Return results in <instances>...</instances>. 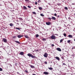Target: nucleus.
Listing matches in <instances>:
<instances>
[{
    "label": "nucleus",
    "mask_w": 75,
    "mask_h": 75,
    "mask_svg": "<svg viewBox=\"0 0 75 75\" xmlns=\"http://www.w3.org/2000/svg\"><path fill=\"white\" fill-rule=\"evenodd\" d=\"M32 75H36L35 74H32Z\"/></svg>",
    "instance_id": "obj_44"
},
{
    "label": "nucleus",
    "mask_w": 75,
    "mask_h": 75,
    "mask_svg": "<svg viewBox=\"0 0 75 75\" xmlns=\"http://www.w3.org/2000/svg\"><path fill=\"white\" fill-rule=\"evenodd\" d=\"M59 17H60V16H59V15L57 16V17H58V18Z\"/></svg>",
    "instance_id": "obj_45"
},
{
    "label": "nucleus",
    "mask_w": 75,
    "mask_h": 75,
    "mask_svg": "<svg viewBox=\"0 0 75 75\" xmlns=\"http://www.w3.org/2000/svg\"><path fill=\"white\" fill-rule=\"evenodd\" d=\"M1 59V57L0 56V59Z\"/></svg>",
    "instance_id": "obj_50"
},
{
    "label": "nucleus",
    "mask_w": 75,
    "mask_h": 75,
    "mask_svg": "<svg viewBox=\"0 0 75 75\" xmlns=\"http://www.w3.org/2000/svg\"><path fill=\"white\" fill-rule=\"evenodd\" d=\"M68 43H69L71 42L70 40H68L67 41Z\"/></svg>",
    "instance_id": "obj_27"
},
{
    "label": "nucleus",
    "mask_w": 75,
    "mask_h": 75,
    "mask_svg": "<svg viewBox=\"0 0 75 75\" xmlns=\"http://www.w3.org/2000/svg\"><path fill=\"white\" fill-rule=\"evenodd\" d=\"M50 70H52L53 69V68L52 67H49L48 68Z\"/></svg>",
    "instance_id": "obj_18"
},
{
    "label": "nucleus",
    "mask_w": 75,
    "mask_h": 75,
    "mask_svg": "<svg viewBox=\"0 0 75 75\" xmlns=\"http://www.w3.org/2000/svg\"><path fill=\"white\" fill-rule=\"evenodd\" d=\"M3 70V69H2V68H0V71H2Z\"/></svg>",
    "instance_id": "obj_30"
},
{
    "label": "nucleus",
    "mask_w": 75,
    "mask_h": 75,
    "mask_svg": "<svg viewBox=\"0 0 75 75\" xmlns=\"http://www.w3.org/2000/svg\"><path fill=\"white\" fill-rule=\"evenodd\" d=\"M51 38L53 40H54L56 39V37L54 35H52L51 36Z\"/></svg>",
    "instance_id": "obj_2"
},
{
    "label": "nucleus",
    "mask_w": 75,
    "mask_h": 75,
    "mask_svg": "<svg viewBox=\"0 0 75 75\" xmlns=\"http://www.w3.org/2000/svg\"><path fill=\"white\" fill-rule=\"evenodd\" d=\"M52 46L54 47V45L53 44H52Z\"/></svg>",
    "instance_id": "obj_40"
},
{
    "label": "nucleus",
    "mask_w": 75,
    "mask_h": 75,
    "mask_svg": "<svg viewBox=\"0 0 75 75\" xmlns=\"http://www.w3.org/2000/svg\"><path fill=\"white\" fill-rule=\"evenodd\" d=\"M46 64H47V62H44Z\"/></svg>",
    "instance_id": "obj_39"
},
{
    "label": "nucleus",
    "mask_w": 75,
    "mask_h": 75,
    "mask_svg": "<svg viewBox=\"0 0 75 75\" xmlns=\"http://www.w3.org/2000/svg\"><path fill=\"white\" fill-rule=\"evenodd\" d=\"M32 13H33V14H34V15H36V13L35 12H32Z\"/></svg>",
    "instance_id": "obj_22"
},
{
    "label": "nucleus",
    "mask_w": 75,
    "mask_h": 75,
    "mask_svg": "<svg viewBox=\"0 0 75 75\" xmlns=\"http://www.w3.org/2000/svg\"><path fill=\"white\" fill-rule=\"evenodd\" d=\"M57 50L59 52H61L62 51L61 49L60 48H57Z\"/></svg>",
    "instance_id": "obj_7"
},
{
    "label": "nucleus",
    "mask_w": 75,
    "mask_h": 75,
    "mask_svg": "<svg viewBox=\"0 0 75 75\" xmlns=\"http://www.w3.org/2000/svg\"><path fill=\"white\" fill-rule=\"evenodd\" d=\"M55 58L58 61L60 60V58L59 57H55Z\"/></svg>",
    "instance_id": "obj_9"
},
{
    "label": "nucleus",
    "mask_w": 75,
    "mask_h": 75,
    "mask_svg": "<svg viewBox=\"0 0 75 75\" xmlns=\"http://www.w3.org/2000/svg\"><path fill=\"white\" fill-rule=\"evenodd\" d=\"M18 19L21 21H23V19L21 18H18Z\"/></svg>",
    "instance_id": "obj_20"
},
{
    "label": "nucleus",
    "mask_w": 75,
    "mask_h": 75,
    "mask_svg": "<svg viewBox=\"0 0 75 75\" xmlns=\"http://www.w3.org/2000/svg\"><path fill=\"white\" fill-rule=\"evenodd\" d=\"M27 55L30 57H31V58L33 59H35L37 58V57L36 56L32 55V54L30 53H28V54H27Z\"/></svg>",
    "instance_id": "obj_1"
},
{
    "label": "nucleus",
    "mask_w": 75,
    "mask_h": 75,
    "mask_svg": "<svg viewBox=\"0 0 75 75\" xmlns=\"http://www.w3.org/2000/svg\"><path fill=\"white\" fill-rule=\"evenodd\" d=\"M52 19H53V20H55L56 19V18L54 17H52Z\"/></svg>",
    "instance_id": "obj_16"
},
{
    "label": "nucleus",
    "mask_w": 75,
    "mask_h": 75,
    "mask_svg": "<svg viewBox=\"0 0 75 75\" xmlns=\"http://www.w3.org/2000/svg\"><path fill=\"white\" fill-rule=\"evenodd\" d=\"M63 35L65 37H66L67 35H66V33H64L63 34Z\"/></svg>",
    "instance_id": "obj_23"
},
{
    "label": "nucleus",
    "mask_w": 75,
    "mask_h": 75,
    "mask_svg": "<svg viewBox=\"0 0 75 75\" xmlns=\"http://www.w3.org/2000/svg\"><path fill=\"white\" fill-rule=\"evenodd\" d=\"M10 26L11 27H13V26H14V25L13 24V23H11L10 24Z\"/></svg>",
    "instance_id": "obj_15"
},
{
    "label": "nucleus",
    "mask_w": 75,
    "mask_h": 75,
    "mask_svg": "<svg viewBox=\"0 0 75 75\" xmlns=\"http://www.w3.org/2000/svg\"><path fill=\"white\" fill-rule=\"evenodd\" d=\"M16 29H17V30H20V28H16Z\"/></svg>",
    "instance_id": "obj_26"
},
{
    "label": "nucleus",
    "mask_w": 75,
    "mask_h": 75,
    "mask_svg": "<svg viewBox=\"0 0 75 75\" xmlns=\"http://www.w3.org/2000/svg\"><path fill=\"white\" fill-rule=\"evenodd\" d=\"M28 1V0H25V1Z\"/></svg>",
    "instance_id": "obj_46"
},
{
    "label": "nucleus",
    "mask_w": 75,
    "mask_h": 75,
    "mask_svg": "<svg viewBox=\"0 0 75 75\" xmlns=\"http://www.w3.org/2000/svg\"><path fill=\"white\" fill-rule=\"evenodd\" d=\"M3 40L4 42L6 43L7 42V40L5 38H3Z\"/></svg>",
    "instance_id": "obj_5"
},
{
    "label": "nucleus",
    "mask_w": 75,
    "mask_h": 75,
    "mask_svg": "<svg viewBox=\"0 0 75 75\" xmlns=\"http://www.w3.org/2000/svg\"><path fill=\"white\" fill-rule=\"evenodd\" d=\"M40 16H42V17L44 16V15L43 14H40Z\"/></svg>",
    "instance_id": "obj_25"
},
{
    "label": "nucleus",
    "mask_w": 75,
    "mask_h": 75,
    "mask_svg": "<svg viewBox=\"0 0 75 75\" xmlns=\"http://www.w3.org/2000/svg\"><path fill=\"white\" fill-rule=\"evenodd\" d=\"M63 41V39H62L60 40V43H61Z\"/></svg>",
    "instance_id": "obj_19"
},
{
    "label": "nucleus",
    "mask_w": 75,
    "mask_h": 75,
    "mask_svg": "<svg viewBox=\"0 0 75 75\" xmlns=\"http://www.w3.org/2000/svg\"><path fill=\"white\" fill-rule=\"evenodd\" d=\"M39 9H40V10H41L42 9V8L41 7H39Z\"/></svg>",
    "instance_id": "obj_28"
},
{
    "label": "nucleus",
    "mask_w": 75,
    "mask_h": 75,
    "mask_svg": "<svg viewBox=\"0 0 75 75\" xmlns=\"http://www.w3.org/2000/svg\"><path fill=\"white\" fill-rule=\"evenodd\" d=\"M43 56H44V57L47 58L48 57V54L47 53H45L44 55H43Z\"/></svg>",
    "instance_id": "obj_3"
},
{
    "label": "nucleus",
    "mask_w": 75,
    "mask_h": 75,
    "mask_svg": "<svg viewBox=\"0 0 75 75\" xmlns=\"http://www.w3.org/2000/svg\"><path fill=\"white\" fill-rule=\"evenodd\" d=\"M25 72L27 73H28V71H27V70H25Z\"/></svg>",
    "instance_id": "obj_35"
},
{
    "label": "nucleus",
    "mask_w": 75,
    "mask_h": 75,
    "mask_svg": "<svg viewBox=\"0 0 75 75\" xmlns=\"http://www.w3.org/2000/svg\"><path fill=\"white\" fill-rule=\"evenodd\" d=\"M39 37V35L38 34H36V38H38V37Z\"/></svg>",
    "instance_id": "obj_21"
},
{
    "label": "nucleus",
    "mask_w": 75,
    "mask_h": 75,
    "mask_svg": "<svg viewBox=\"0 0 75 75\" xmlns=\"http://www.w3.org/2000/svg\"><path fill=\"white\" fill-rule=\"evenodd\" d=\"M20 54L23 55L24 54V52H22L20 53Z\"/></svg>",
    "instance_id": "obj_11"
},
{
    "label": "nucleus",
    "mask_w": 75,
    "mask_h": 75,
    "mask_svg": "<svg viewBox=\"0 0 75 75\" xmlns=\"http://www.w3.org/2000/svg\"><path fill=\"white\" fill-rule=\"evenodd\" d=\"M25 37L27 38H29V37L28 36V35H25L24 36Z\"/></svg>",
    "instance_id": "obj_17"
},
{
    "label": "nucleus",
    "mask_w": 75,
    "mask_h": 75,
    "mask_svg": "<svg viewBox=\"0 0 75 75\" xmlns=\"http://www.w3.org/2000/svg\"><path fill=\"white\" fill-rule=\"evenodd\" d=\"M1 47H2V46H1Z\"/></svg>",
    "instance_id": "obj_53"
},
{
    "label": "nucleus",
    "mask_w": 75,
    "mask_h": 75,
    "mask_svg": "<svg viewBox=\"0 0 75 75\" xmlns=\"http://www.w3.org/2000/svg\"><path fill=\"white\" fill-rule=\"evenodd\" d=\"M43 74L45 75H48L49 74V72H46V71H45L43 72Z\"/></svg>",
    "instance_id": "obj_6"
},
{
    "label": "nucleus",
    "mask_w": 75,
    "mask_h": 75,
    "mask_svg": "<svg viewBox=\"0 0 75 75\" xmlns=\"http://www.w3.org/2000/svg\"><path fill=\"white\" fill-rule=\"evenodd\" d=\"M39 0V1H40V0Z\"/></svg>",
    "instance_id": "obj_51"
},
{
    "label": "nucleus",
    "mask_w": 75,
    "mask_h": 75,
    "mask_svg": "<svg viewBox=\"0 0 75 75\" xmlns=\"http://www.w3.org/2000/svg\"><path fill=\"white\" fill-rule=\"evenodd\" d=\"M35 4L37 5V2H35Z\"/></svg>",
    "instance_id": "obj_41"
},
{
    "label": "nucleus",
    "mask_w": 75,
    "mask_h": 75,
    "mask_svg": "<svg viewBox=\"0 0 75 75\" xmlns=\"http://www.w3.org/2000/svg\"><path fill=\"white\" fill-rule=\"evenodd\" d=\"M71 56L72 57H73V56L74 57L75 56V55L74 54H73V55H72Z\"/></svg>",
    "instance_id": "obj_42"
},
{
    "label": "nucleus",
    "mask_w": 75,
    "mask_h": 75,
    "mask_svg": "<svg viewBox=\"0 0 75 75\" xmlns=\"http://www.w3.org/2000/svg\"><path fill=\"white\" fill-rule=\"evenodd\" d=\"M74 41L75 42V39H74Z\"/></svg>",
    "instance_id": "obj_48"
},
{
    "label": "nucleus",
    "mask_w": 75,
    "mask_h": 75,
    "mask_svg": "<svg viewBox=\"0 0 75 75\" xmlns=\"http://www.w3.org/2000/svg\"><path fill=\"white\" fill-rule=\"evenodd\" d=\"M38 50H35V52H38Z\"/></svg>",
    "instance_id": "obj_32"
},
{
    "label": "nucleus",
    "mask_w": 75,
    "mask_h": 75,
    "mask_svg": "<svg viewBox=\"0 0 75 75\" xmlns=\"http://www.w3.org/2000/svg\"><path fill=\"white\" fill-rule=\"evenodd\" d=\"M48 19H49L50 20H51V19H52V18H48Z\"/></svg>",
    "instance_id": "obj_34"
},
{
    "label": "nucleus",
    "mask_w": 75,
    "mask_h": 75,
    "mask_svg": "<svg viewBox=\"0 0 75 75\" xmlns=\"http://www.w3.org/2000/svg\"><path fill=\"white\" fill-rule=\"evenodd\" d=\"M42 40L44 41H46V39H45V38H43V39H42Z\"/></svg>",
    "instance_id": "obj_29"
},
{
    "label": "nucleus",
    "mask_w": 75,
    "mask_h": 75,
    "mask_svg": "<svg viewBox=\"0 0 75 75\" xmlns=\"http://www.w3.org/2000/svg\"><path fill=\"white\" fill-rule=\"evenodd\" d=\"M68 37L69 38H73V36L72 35H68Z\"/></svg>",
    "instance_id": "obj_8"
},
{
    "label": "nucleus",
    "mask_w": 75,
    "mask_h": 75,
    "mask_svg": "<svg viewBox=\"0 0 75 75\" xmlns=\"http://www.w3.org/2000/svg\"><path fill=\"white\" fill-rule=\"evenodd\" d=\"M46 24L47 25H50L51 24L50 22H46Z\"/></svg>",
    "instance_id": "obj_4"
},
{
    "label": "nucleus",
    "mask_w": 75,
    "mask_h": 75,
    "mask_svg": "<svg viewBox=\"0 0 75 75\" xmlns=\"http://www.w3.org/2000/svg\"><path fill=\"white\" fill-rule=\"evenodd\" d=\"M12 67V65L11 64H9V67Z\"/></svg>",
    "instance_id": "obj_31"
},
{
    "label": "nucleus",
    "mask_w": 75,
    "mask_h": 75,
    "mask_svg": "<svg viewBox=\"0 0 75 75\" xmlns=\"http://www.w3.org/2000/svg\"><path fill=\"white\" fill-rule=\"evenodd\" d=\"M57 14L56 13H54V16H57Z\"/></svg>",
    "instance_id": "obj_37"
},
{
    "label": "nucleus",
    "mask_w": 75,
    "mask_h": 75,
    "mask_svg": "<svg viewBox=\"0 0 75 75\" xmlns=\"http://www.w3.org/2000/svg\"><path fill=\"white\" fill-rule=\"evenodd\" d=\"M2 6V5H1V4H0V6Z\"/></svg>",
    "instance_id": "obj_47"
},
{
    "label": "nucleus",
    "mask_w": 75,
    "mask_h": 75,
    "mask_svg": "<svg viewBox=\"0 0 75 75\" xmlns=\"http://www.w3.org/2000/svg\"><path fill=\"white\" fill-rule=\"evenodd\" d=\"M23 9H25V10H27V8L25 6H23Z\"/></svg>",
    "instance_id": "obj_14"
},
{
    "label": "nucleus",
    "mask_w": 75,
    "mask_h": 75,
    "mask_svg": "<svg viewBox=\"0 0 75 75\" xmlns=\"http://www.w3.org/2000/svg\"><path fill=\"white\" fill-rule=\"evenodd\" d=\"M28 8L30 9L31 8V6H28Z\"/></svg>",
    "instance_id": "obj_33"
},
{
    "label": "nucleus",
    "mask_w": 75,
    "mask_h": 75,
    "mask_svg": "<svg viewBox=\"0 0 75 75\" xmlns=\"http://www.w3.org/2000/svg\"><path fill=\"white\" fill-rule=\"evenodd\" d=\"M62 59H63V58H62Z\"/></svg>",
    "instance_id": "obj_52"
},
{
    "label": "nucleus",
    "mask_w": 75,
    "mask_h": 75,
    "mask_svg": "<svg viewBox=\"0 0 75 75\" xmlns=\"http://www.w3.org/2000/svg\"><path fill=\"white\" fill-rule=\"evenodd\" d=\"M16 38V36H14L13 37V38L14 39H15Z\"/></svg>",
    "instance_id": "obj_38"
},
{
    "label": "nucleus",
    "mask_w": 75,
    "mask_h": 75,
    "mask_svg": "<svg viewBox=\"0 0 75 75\" xmlns=\"http://www.w3.org/2000/svg\"><path fill=\"white\" fill-rule=\"evenodd\" d=\"M64 9L66 10H68V8L67 7H65L64 8Z\"/></svg>",
    "instance_id": "obj_24"
},
{
    "label": "nucleus",
    "mask_w": 75,
    "mask_h": 75,
    "mask_svg": "<svg viewBox=\"0 0 75 75\" xmlns=\"http://www.w3.org/2000/svg\"><path fill=\"white\" fill-rule=\"evenodd\" d=\"M62 65H66V64H65V63H63L62 64Z\"/></svg>",
    "instance_id": "obj_36"
},
{
    "label": "nucleus",
    "mask_w": 75,
    "mask_h": 75,
    "mask_svg": "<svg viewBox=\"0 0 75 75\" xmlns=\"http://www.w3.org/2000/svg\"><path fill=\"white\" fill-rule=\"evenodd\" d=\"M15 42L18 44H21V43L17 41H15Z\"/></svg>",
    "instance_id": "obj_13"
},
{
    "label": "nucleus",
    "mask_w": 75,
    "mask_h": 75,
    "mask_svg": "<svg viewBox=\"0 0 75 75\" xmlns=\"http://www.w3.org/2000/svg\"><path fill=\"white\" fill-rule=\"evenodd\" d=\"M68 19L69 20H70L71 19V18L70 17H69L68 18Z\"/></svg>",
    "instance_id": "obj_43"
},
{
    "label": "nucleus",
    "mask_w": 75,
    "mask_h": 75,
    "mask_svg": "<svg viewBox=\"0 0 75 75\" xmlns=\"http://www.w3.org/2000/svg\"><path fill=\"white\" fill-rule=\"evenodd\" d=\"M30 67L32 68H35V67L34 66H33L32 65H30Z\"/></svg>",
    "instance_id": "obj_12"
},
{
    "label": "nucleus",
    "mask_w": 75,
    "mask_h": 75,
    "mask_svg": "<svg viewBox=\"0 0 75 75\" xmlns=\"http://www.w3.org/2000/svg\"><path fill=\"white\" fill-rule=\"evenodd\" d=\"M34 9H36V8H34Z\"/></svg>",
    "instance_id": "obj_49"
},
{
    "label": "nucleus",
    "mask_w": 75,
    "mask_h": 75,
    "mask_svg": "<svg viewBox=\"0 0 75 75\" xmlns=\"http://www.w3.org/2000/svg\"><path fill=\"white\" fill-rule=\"evenodd\" d=\"M17 37L19 38H21V37H23V36L21 35H19Z\"/></svg>",
    "instance_id": "obj_10"
}]
</instances>
